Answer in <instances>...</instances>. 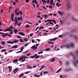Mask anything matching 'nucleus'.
<instances>
[{
    "label": "nucleus",
    "instance_id": "obj_8",
    "mask_svg": "<svg viewBox=\"0 0 78 78\" xmlns=\"http://www.w3.org/2000/svg\"><path fill=\"white\" fill-rule=\"evenodd\" d=\"M17 19L18 20H19V21H20V20H21L22 21V16H20V17H18L17 18Z\"/></svg>",
    "mask_w": 78,
    "mask_h": 78
},
{
    "label": "nucleus",
    "instance_id": "obj_16",
    "mask_svg": "<svg viewBox=\"0 0 78 78\" xmlns=\"http://www.w3.org/2000/svg\"><path fill=\"white\" fill-rule=\"evenodd\" d=\"M14 21L15 22H17V17H15Z\"/></svg>",
    "mask_w": 78,
    "mask_h": 78
},
{
    "label": "nucleus",
    "instance_id": "obj_5",
    "mask_svg": "<svg viewBox=\"0 0 78 78\" xmlns=\"http://www.w3.org/2000/svg\"><path fill=\"white\" fill-rule=\"evenodd\" d=\"M14 13H12V14H11V19L12 20V22H14Z\"/></svg>",
    "mask_w": 78,
    "mask_h": 78
},
{
    "label": "nucleus",
    "instance_id": "obj_3",
    "mask_svg": "<svg viewBox=\"0 0 78 78\" xmlns=\"http://www.w3.org/2000/svg\"><path fill=\"white\" fill-rule=\"evenodd\" d=\"M19 70V69H18V68H16L13 71V72L14 73L15 71H16L14 73V74H16L17 72V71Z\"/></svg>",
    "mask_w": 78,
    "mask_h": 78
},
{
    "label": "nucleus",
    "instance_id": "obj_9",
    "mask_svg": "<svg viewBox=\"0 0 78 78\" xmlns=\"http://www.w3.org/2000/svg\"><path fill=\"white\" fill-rule=\"evenodd\" d=\"M19 42V41L17 40L16 39H14L13 41V44L14 43L15 44H16V43H17V42Z\"/></svg>",
    "mask_w": 78,
    "mask_h": 78
},
{
    "label": "nucleus",
    "instance_id": "obj_14",
    "mask_svg": "<svg viewBox=\"0 0 78 78\" xmlns=\"http://www.w3.org/2000/svg\"><path fill=\"white\" fill-rule=\"evenodd\" d=\"M18 45H15L12 47L13 48H17Z\"/></svg>",
    "mask_w": 78,
    "mask_h": 78
},
{
    "label": "nucleus",
    "instance_id": "obj_53",
    "mask_svg": "<svg viewBox=\"0 0 78 78\" xmlns=\"http://www.w3.org/2000/svg\"><path fill=\"white\" fill-rule=\"evenodd\" d=\"M39 26H38V27H37V28H36V30H35V31H37V30L38 28H39Z\"/></svg>",
    "mask_w": 78,
    "mask_h": 78
},
{
    "label": "nucleus",
    "instance_id": "obj_32",
    "mask_svg": "<svg viewBox=\"0 0 78 78\" xmlns=\"http://www.w3.org/2000/svg\"><path fill=\"white\" fill-rule=\"evenodd\" d=\"M6 30H7V31H10V29L9 28V27L7 28Z\"/></svg>",
    "mask_w": 78,
    "mask_h": 78
},
{
    "label": "nucleus",
    "instance_id": "obj_11",
    "mask_svg": "<svg viewBox=\"0 0 78 78\" xmlns=\"http://www.w3.org/2000/svg\"><path fill=\"white\" fill-rule=\"evenodd\" d=\"M7 43H8V44H13V41H7Z\"/></svg>",
    "mask_w": 78,
    "mask_h": 78
},
{
    "label": "nucleus",
    "instance_id": "obj_34",
    "mask_svg": "<svg viewBox=\"0 0 78 78\" xmlns=\"http://www.w3.org/2000/svg\"><path fill=\"white\" fill-rule=\"evenodd\" d=\"M23 75H24V74L23 73H22V74L21 75H20L19 76V78H21V77H22V76Z\"/></svg>",
    "mask_w": 78,
    "mask_h": 78
},
{
    "label": "nucleus",
    "instance_id": "obj_37",
    "mask_svg": "<svg viewBox=\"0 0 78 78\" xmlns=\"http://www.w3.org/2000/svg\"><path fill=\"white\" fill-rule=\"evenodd\" d=\"M16 15H17L18 16H19V12H18L17 13L16 12L15 13Z\"/></svg>",
    "mask_w": 78,
    "mask_h": 78
},
{
    "label": "nucleus",
    "instance_id": "obj_42",
    "mask_svg": "<svg viewBox=\"0 0 78 78\" xmlns=\"http://www.w3.org/2000/svg\"><path fill=\"white\" fill-rule=\"evenodd\" d=\"M58 13L59 14H60L61 16H62V13L60 11H58Z\"/></svg>",
    "mask_w": 78,
    "mask_h": 78
},
{
    "label": "nucleus",
    "instance_id": "obj_17",
    "mask_svg": "<svg viewBox=\"0 0 78 78\" xmlns=\"http://www.w3.org/2000/svg\"><path fill=\"white\" fill-rule=\"evenodd\" d=\"M55 59L54 58H52L51 60V62H55Z\"/></svg>",
    "mask_w": 78,
    "mask_h": 78
},
{
    "label": "nucleus",
    "instance_id": "obj_36",
    "mask_svg": "<svg viewBox=\"0 0 78 78\" xmlns=\"http://www.w3.org/2000/svg\"><path fill=\"white\" fill-rule=\"evenodd\" d=\"M52 22H54V23L55 24H56V21L55 20H52Z\"/></svg>",
    "mask_w": 78,
    "mask_h": 78
},
{
    "label": "nucleus",
    "instance_id": "obj_22",
    "mask_svg": "<svg viewBox=\"0 0 78 78\" xmlns=\"http://www.w3.org/2000/svg\"><path fill=\"white\" fill-rule=\"evenodd\" d=\"M67 5H68V6L69 8H70V5H69L70 4V3H69V2H67Z\"/></svg>",
    "mask_w": 78,
    "mask_h": 78
},
{
    "label": "nucleus",
    "instance_id": "obj_49",
    "mask_svg": "<svg viewBox=\"0 0 78 78\" xmlns=\"http://www.w3.org/2000/svg\"><path fill=\"white\" fill-rule=\"evenodd\" d=\"M56 5L58 6V7H59V4H58V3H56Z\"/></svg>",
    "mask_w": 78,
    "mask_h": 78
},
{
    "label": "nucleus",
    "instance_id": "obj_60",
    "mask_svg": "<svg viewBox=\"0 0 78 78\" xmlns=\"http://www.w3.org/2000/svg\"><path fill=\"white\" fill-rule=\"evenodd\" d=\"M26 3H28V2H29V0H26Z\"/></svg>",
    "mask_w": 78,
    "mask_h": 78
},
{
    "label": "nucleus",
    "instance_id": "obj_62",
    "mask_svg": "<svg viewBox=\"0 0 78 78\" xmlns=\"http://www.w3.org/2000/svg\"><path fill=\"white\" fill-rule=\"evenodd\" d=\"M24 61H25V59H23L22 61H21V62H23Z\"/></svg>",
    "mask_w": 78,
    "mask_h": 78
},
{
    "label": "nucleus",
    "instance_id": "obj_18",
    "mask_svg": "<svg viewBox=\"0 0 78 78\" xmlns=\"http://www.w3.org/2000/svg\"><path fill=\"white\" fill-rule=\"evenodd\" d=\"M34 75L35 77H40V75H37V74H34Z\"/></svg>",
    "mask_w": 78,
    "mask_h": 78
},
{
    "label": "nucleus",
    "instance_id": "obj_56",
    "mask_svg": "<svg viewBox=\"0 0 78 78\" xmlns=\"http://www.w3.org/2000/svg\"><path fill=\"white\" fill-rule=\"evenodd\" d=\"M13 4L14 5H16V2H13Z\"/></svg>",
    "mask_w": 78,
    "mask_h": 78
},
{
    "label": "nucleus",
    "instance_id": "obj_45",
    "mask_svg": "<svg viewBox=\"0 0 78 78\" xmlns=\"http://www.w3.org/2000/svg\"><path fill=\"white\" fill-rule=\"evenodd\" d=\"M28 51H25L24 52H23V54H25V53H27Z\"/></svg>",
    "mask_w": 78,
    "mask_h": 78
},
{
    "label": "nucleus",
    "instance_id": "obj_55",
    "mask_svg": "<svg viewBox=\"0 0 78 78\" xmlns=\"http://www.w3.org/2000/svg\"><path fill=\"white\" fill-rule=\"evenodd\" d=\"M32 43H35V42H34V40H32Z\"/></svg>",
    "mask_w": 78,
    "mask_h": 78
},
{
    "label": "nucleus",
    "instance_id": "obj_63",
    "mask_svg": "<svg viewBox=\"0 0 78 78\" xmlns=\"http://www.w3.org/2000/svg\"><path fill=\"white\" fill-rule=\"evenodd\" d=\"M37 66L36 65H35L34 66H33V68H35V67H36Z\"/></svg>",
    "mask_w": 78,
    "mask_h": 78
},
{
    "label": "nucleus",
    "instance_id": "obj_41",
    "mask_svg": "<svg viewBox=\"0 0 78 78\" xmlns=\"http://www.w3.org/2000/svg\"><path fill=\"white\" fill-rule=\"evenodd\" d=\"M46 1L47 3H48V4H49L50 3L49 2H50V0H48V1L46 0Z\"/></svg>",
    "mask_w": 78,
    "mask_h": 78
},
{
    "label": "nucleus",
    "instance_id": "obj_2",
    "mask_svg": "<svg viewBox=\"0 0 78 78\" xmlns=\"http://www.w3.org/2000/svg\"><path fill=\"white\" fill-rule=\"evenodd\" d=\"M37 55V54H35L34 56H31L30 57L31 58H35V59H37V58H39V57H40V55Z\"/></svg>",
    "mask_w": 78,
    "mask_h": 78
},
{
    "label": "nucleus",
    "instance_id": "obj_46",
    "mask_svg": "<svg viewBox=\"0 0 78 78\" xmlns=\"http://www.w3.org/2000/svg\"><path fill=\"white\" fill-rule=\"evenodd\" d=\"M23 57L24 59H25L28 58L27 56H23Z\"/></svg>",
    "mask_w": 78,
    "mask_h": 78
},
{
    "label": "nucleus",
    "instance_id": "obj_47",
    "mask_svg": "<svg viewBox=\"0 0 78 78\" xmlns=\"http://www.w3.org/2000/svg\"><path fill=\"white\" fill-rule=\"evenodd\" d=\"M13 26H11L10 27H9V28L10 30H11V28H13Z\"/></svg>",
    "mask_w": 78,
    "mask_h": 78
},
{
    "label": "nucleus",
    "instance_id": "obj_7",
    "mask_svg": "<svg viewBox=\"0 0 78 78\" xmlns=\"http://www.w3.org/2000/svg\"><path fill=\"white\" fill-rule=\"evenodd\" d=\"M8 67L9 69V72H11V70H12V66H8Z\"/></svg>",
    "mask_w": 78,
    "mask_h": 78
},
{
    "label": "nucleus",
    "instance_id": "obj_1",
    "mask_svg": "<svg viewBox=\"0 0 78 78\" xmlns=\"http://www.w3.org/2000/svg\"><path fill=\"white\" fill-rule=\"evenodd\" d=\"M57 37L56 38H54L53 39H51L50 40V41H49L48 42V44H52V45H53L54 44V42H51L52 41H55L56 39H57Z\"/></svg>",
    "mask_w": 78,
    "mask_h": 78
},
{
    "label": "nucleus",
    "instance_id": "obj_38",
    "mask_svg": "<svg viewBox=\"0 0 78 78\" xmlns=\"http://www.w3.org/2000/svg\"><path fill=\"white\" fill-rule=\"evenodd\" d=\"M23 49H24V47H22L20 49L21 51H23Z\"/></svg>",
    "mask_w": 78,
    "mask_h": 78
},
{
    "label": "nucleus",
    "instance_id": "obj_20",
    "mask_svg": "<svg viewBox=\"0 0 78 78\" xmlns=\"http://www.w3.org/2000/svg\"><path fill=\"white\" fill-rule=\"evenodd\" d=\"M29 39V38H25L23 39V40H24L25 42H27V41H28V39Z\"/></svg>",
    "mask_w": 78,
    "mask_h": 78
},
{
    "label": "nucleus",
    "instance_id": "obj_59",
    "mask_svg": "<svg viewBox=\"0 0 78 78\" xmlns=\"http://www.w3.org/2000/svg\"><path fill=\"white\" fill-rule=\"evenodd\" d=\"M29 43H28L27 44H25L24 45L25 47H26V46H27L29 44Z\"/></svg>",
    "mask_w": 78,
    "mask_h": 78
},
{
    "label": "nucleus",
    "instance_id": "obj_35",
    "mask_svg": "<svg viewBox=\"0 0 78 78\" xmlns=\"http://www.w3.org/2000/svg\"><path fill=\"white\" fill-rule=\"evenodd\" d=\"M74 37H75V38H76V41H77L78 40V38H77V36H75Z\"/></svg>",
    "mask_w": 78,
    "mask_h": 78
},
{
    "label": "nucleus",
    "instance_id": "obj_19",
    "mask_svg": "<svg viewBox=\"0 0 78 78\" xmlns=\"http://www.w3.org/2000/svg\"><path fill=\"white\" fill-rule=\"evenodd\" d=\"M14 31L15 33V34H17V31H18V30H16V29H14Z\"/></svg>",
    "mask_w": 78,
    "mask_h": 78
},
{
    "label": "nucleus",
    "instance_id": "obj_50",
    "mask_svg": "<svg viewBox=\"0 0 78 78\" xmlns=\"http://www.w3.org/2000/svg\"><path fill=\"white\" fill-rule=\"evenodd\" d=\"M48 23H50V24H51V25H54V24L53 23H51V22H48Z\"/></svg>",
    "mask_w": 78,
    "mask_h": 78
},
{
    "label": "nucleus",
    "instance_id": "obj_6",
    "mask_svg": "<svg viewBox=\"0 0 78 78\" xmlns=\"http://www.w3.org/2000/svg\"><path fill=\"white\" fill-rule=\"evenodd\" d=\"M31 48H32L33 50H34L35 49H36L37 48V47H36V45H34L33 46L31 47Z\"/></svg>",
    "mask_w": 78,
    "mask_h": 78
},
{
    "label": "nucleus",
    "instance_id": "obj_21",
    "mask_svg": "<svg viewBox=\"0 0 78 78\" xmlns=\"http://www.w3.org/2000/svg\"><path fill=\"white\" fill-rule=\"evenodd\" d=\"M50 48H46L45 49V51H50Z\"/></svg>",
    "mask_w": 78,
    "mask_h": 78
},
{
    "label": "nucleus",
    "instance_id": "obj_44",
    "mask_svg": "<svg viewBox=\"0 0 78 78\" xmlns=\"http://www.w3.org/2000/svg\"><path fill=\"white\" fill-rule=\"evenodd\" d=\"M43 51H41V52H38V54H41L42 53H43Z\"/></svg>",
    "mask_w": 78,
    "mask_h": 78
},
{
    "label": "nucleus",
    "instance_id": "obj_64",
    "mask_svg": "<svg viewBox=\"0 0 78 78\" xmlns=\"http://www.w3.org/2000/svg\"><path fill=\"white\" fill-rule=\"evenodd\" d=\"M53 21V20H49V22H52Z\"/></svg>",
    "mask_w": 78,
    "mask_h": 78
},
{
    "label": "nucleus",
    "instance_id": "obj_48",
    "mask_svg": "<svg viewBox=\"0 0 78 78\" xmlns=\"http://www.w3.org/2000/svg\"><path fill=\"white\" fill-rule=\"evenodd\" d=\"M17 37L18 39H19V38H22V37H21L19 36H17Z\"/></svg>",
    "mask_w": 78,
    "mask_h": 78
},
{
    "label": "nucleus",
    "instance_id": "obj_51",
    "mask_svg": "<svg viewBox=\"0 0 78 78\" xmlns=\"http://www.w3.org/2000/svg\"><path fill=\"white\" fill-rule=\"evenodd\" d=\"M35 1V4H36V5H37V2H36V0H34Z\"/></svg>",
    "mask_w": 78,
    "mask_h": 78
},
{
    "label": "nucleus",
    "instance_id": "obj_43",
    "mask_svg": "<svg viewBox=\"0 0 78 78\" xmlns=\"http://www.w3.org/2000/svg\"><path fill=\"white\" fill-rule=\"evenodd\" d=\"M19 23L17 21L15 22V23H14V24H16V25H17V24H18Z\"/></svg>",
    "mask_w": 78,
    "mask_h": 78
},
{
    "label": "nucleus",
    "instance_id": "obj_27",
    "mask_svg": "<svg viewBox=\"0 0 78 78\" xmlns=\"http://www.w3.org/2000/svg\"><path fill=\"white\" fill-rule=\"evenodd\" d=\"M46 73H48V71H44L43 72L44 74H46Z\"/></svg>",
    "mask_w": 78,
    "mask_h": 78
},
{
    "label": "nucleus",
    "instance_id": "obj_12",
    "mask_svg": "<svg viewBox=\"0 0 78 78\" xmlns=\"http://www.w3.org/2000/svg\"><path fill=\"white\" fill-rule=\"evenodd\" d=\"M17 61H18V59H14L13 61V62H17Z\"/></svg>",
    "mask_w": 78,
    "mask_h": 78
},
{
    "label": "nucleus",
    "instance_id": "obj_31",
    "mask_svg": "<svg viewBox=\"0 0 78 78\" xmlns=\"http://www.w3.org/2000/svg\"><path fill=\"white\" fill-rule=\"evenodd\" d=\"M20 42H24V41H23L22 39L20 38Z\"/></svg>",
    "mask_w": 78,
    "mask_h": 78
},
{
    "label": "nucleus",
    "instance_id": "obj_61",
    "mask_svg": "<svg viewBox=\"0 0 78 78\" xmlns=\"http://www.w3.org/2000/svg\"><path fill=\"white\" fill-rule=\"evenodd\" d=\"M37 41L38 42H39L40 41V40L39 39H36Z\"/></svg>",
    "mask_w": 78,
    "mask_h": 78
},
{
    "label": "nucleus",
    "instance_id": "obj_54",
    "mask_svg": "<svg viewBox=\"0 0 78 78\" xmlns=\"http://www.w3.org/2000/svg\"><path fill=\"white\" fill-rule=\"evenodd\" d=\"M74 66H76V62H74Z\"/></svg>",
    "mask_w": 78,
    "mask_h": 78
},
{
    "label": "nucleus",
    "instance_id": "obj_13",
    "mask_svg": "<svg viewBox=\"0 0 78 78\" xmlns=\"http://www.w3.org/2000/svg\"><path fill=\"white\" fill-rule=\"evenodd\" d=\"M8 34H5L4 35H3V34H2V36L3 37H5V36H8Z\"/></svg>",
    "mask_w": 78,
    "mask_h": 78
},
{
    "label": "nucleus",
    "instance_id": "obj_33",
    "mask_svg": "<svg viewBox=\"0 0 78 78\" xmlns=\"http://www.w3.org/2000/svg\"><path fill=\"white\" fill-rule=\"evenodd\" d=\"M41 0L43 3H47V2H46L45 0Z\"/></svg>",
    "mask_w": 78,
    "mask_h": 78
},
{
    "label": "nucleus",
    "instance_id": "obj_23",
    "mask_svg": "<svg viewBox=\"0 0 78 78\" xmlns=\"http://www.w3.org/2000/svg\"><path fill=\"white\" fill-rule=\"evenodd\" d=\"M2 43H1L2 45H5V41H2Z\"/></svg>",
    "mask_w": 78,
    "mask_h": 78
},
{
    "label": "nucleus",
    "instance_id": "obj_29",
    "mask_svg": "<svg viewBox=\"0 0 78 78\" xmlns=\"http://www.w3.org/2000/svg\"><path fill=\"white\" fill-rule=\"evenodd\" d=\"M27 69H32V68H33V66H28V67H27Z\"/></svg>",
    "mask_w": 78,
    "mask_h": 78
},
{
    "label": "nucleus",
    "instance_id": "obj_25",
    "mask_svg": "<svg viewBox=\"0 0 78 78\" xmlns=\"http://www.w3.org/2000/svg\"><path fill=\"white\" fill-rule=\"evenodd\" d=\"M70 70V69H65L64 70V71H65V72H69Z\"/></svg>",
    "mask_w": 78,
    "mask_h": 78
},
{
    "label": "nucleus",
    "instance_id": "obj_26",
    "mask_svg": "<svg viewBox=\"0 0 78 78\" xmlns=\"http://www.w3.org/2000/svg\"><path fill=\"white\" fill-rule=\"evenodd\" d=\"M23 56L21 57L19 59V61H21V60H22V59H23Z\"/></svg>",
    "mask_w": 78,
    "mask_h": 78
},
{
    "label": "nucleus",
    "instance_id": "obj_58",
    "mask_svg": "<svg viewBox=\"0 0 78 78\" xmlns=\"http://www.w3.org/2000/svg\"><path fill=\"white\" fill-rule=\"evenodd\" d=\"M8 36H9V37H12V35H10V34H8Z\"/></svg>",
    "mask_w": 78,
    "mask_h": 78
},
{
    "label": "nucleus",
    "instance_id": "obj_39",
    "mask_svg": "<svg viewBox=\"0 0 78 78\" xmlns=\"http://www.w3.org/2000/svg\"><path fill=\"white\" fill-rule=\"evenodd\" d=\"M49 8H50V9H52V6H51V5H50L49 7Z\"/></svg>",
    "mask_w": 78,
    "mask_h": 78
},
{
    "label": "nucleus",
    "instance_id": "obj_30",
    "mask_svg": "<svg viewBox=\"0 0 78 78\" xmlns=\"http://www.w3.org/2000/svg\"><path fill=\"white\" fill-rule=\"evenodd\" d=\"M72 20H74L75 22H76V21H77V20H76V19H75L74 17L72 18Z\"/></svg>",
    "mask_w": 78,
    "mask_h": 78
},
{
    "label": "nucleus",
    "instance_id": "obj_40",
    "mask_svg": "<svg viewBox=\"0 0 78 78\" xmlns=\"http://www.w3.org/2000/svg\"><path fill=\"white\" fill-rule=\"evenodd\" d=\"M26 28H29V27H30V26L28 25H26Z\"/></svg>",
    "mask_w": 78,
    "mask_h": 78
},
{
    "label": "nucleus",
    "instance_id": "obj_10",
    "mask_svg": "<svg viewBox=\"0 0 78 78\" xmlns=\"http://www.w3.org/2000/svg\"><path fill=\"white\" fill-rule=\"evenodd\" d=\"M19 34H20V35H21V36H25V34L22 32H19Z\"/></svg>",
    "mask_w": 78,
    "mask_h": 78
},
{
    "label": "nucleus",
    "instance_id": "obj_15",
    "mask_svg": "<svg viewBox=\"0 0 78 78\" xmlns=\"http://www.w3.org/2000/svg\"><path fill=\"white\" fill-rule=\"evenodd\" d=\"M45 66H41V68L39 70L41 71V70H42L43 68H44V67H45Z\"/></svg>",
    "mask_w": 78,
    "mask_h": 78
},
{
    "label": "nucleus",
    "instance_id": "obj_57",
    "mask_svg": "<svg viewBox=\"0 0 78 78\" xmlns=\"http://www.w3.org/2000/svg\"><path fill=\"white\" fill-rule=\"evenodd\" d=\"M53 0H52L50 2H51V3H53Z\"/></svg>",
    "mask_w": 78,
    "mask_h": 78
},
{
    "label": "nucleus",
    "instance_id": "obj_24",
    "mask_svg": "<svg viewBox=\"0 0 78 78\" xmlns=\"http://www.w3.org/2000/svg\"><path fill=\"white\" fill-rule=\"evenodd\" d=\"M19 11V9L18 8H17L15 10V13H16L17 11Z\"/></svg>",
    "mask_w": 78,
    "mask_h": 78
},
{
    "label": "nucleus",
    "instance_id": "obj_4",
    "mask_svg": "<svg viewBox=\"0 0 78 78\" xmlns=\"http://www.w3.org/2000/svg\"><path fill=\"white\" fill-rule=\"evenodd\" d=\"M73 45H74V43H72L70 45H67V48H69V47H74Z\"/></svg>",
    "mask_w": 78,
    "mask_h": 78
},
{
    "label": "nucleus",
    "instance_id": "obj_52",
    "mask_svg": "<svg viewBox=\"0 0 78 78\" xmlns=\"http://www.w3.org/2000/svg\"><path fill=\"white\" fill-rule=\"evenodd\" d=\"M19 12L20 13V14L21 15H22V12L21 11H20Z\"/></svg>",
    "mask_w": 78,
    "mask_h": 78
},
{
    "label": "nucleus",
    "instance_id": "obj_28",
    "mask_svg": "<svg viewBox=\"0 0 78 78\" xmlns=\"http://www.w3.org/2000/svg\"><path fill=\"white\" fill-rule=\"evenodd\" d=\"M1 51L3 53V52H5V51H6V49H3Z\"/></svg>",
    "mask_w": 78,
    "mask_h": 78
}]
</instances>
